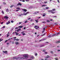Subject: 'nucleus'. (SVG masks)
<instances>
[{"mask_svg":"<svg viewBox=\"0 0 60 60\" xmlns=\"http://www.w3.org/2000/svg\"><path fill=\"white\" fill-rule=\"evenodd\" d=\"M22 15V14H21V15H19V16H21Z\"/></svg>","mask_w":60,"mask_h":60,"instance_id":"obj_50","label":"nucleus"},{"mask_svg":"<svg viewBox=\"0 0 60 60\" xmlns=\"http://www.w3.org/2000/svg\"><path fill=\"white\" fill-rule=\"evenodd\" d=\"M6 11L7 12H8V11H9V9H6Z\"/></svg>","mask_w":60,"mask_h":60,"instance_id":"obj_15","label":"nucleus"},{"mask_svg":"<svg viewBox=\"0 0 60 60\" xmlns=\"http://www.w3.org/2000/svg\"><path fill=\"white\" fill-rule=\"evenodd\" d=\"M23 57L22 58H20L19 57L16 58V57H14L13 59H15L16 60H17V59H26L28 58V55L27 54H24L23 55Z\"/></svg>","mask_w":60,"mask_h":60,"instance_id":"obj_1","label":"nucleus"},{"mask_svg":"<svg viewBox=\"0 0 60 60\" xmlns=\"http://www.w3.org/2000/svg\"><path fill=\"white\" fill-rule=\"evenodd\" d=\"M4 23V22H2L1 23V24H3Z\"/></svg>","mask_w":60,"mask_h":60,"instance_id":"obj_61","label":"nucleus"},{"mask_svg":"<svg viewBox=\"0 0 60 60\" xmlns=\"http://www.w3.org/2000/svg\"><path fill=\"white\" fill-rule=\"evenodd\" d=\"M25 1H26V2H29V0H25Z\"/></svg>","mask_w":60,"mask_h":60,"instance_id":"obj_37","label":"nucleus"},{"mask_svg":"<svg viewBox=\"0 0 60 60\" xmlns=\"http://www.w3.org/2000/svg\"><path fill=\"white\" fill-rule=\"evenodd\" d=\"M3 40V39H2H2L1 38H0V42L1 41H2Z\"/></svg>","mask_w":60,"mask_h":60,"instance_id":"obj_24","label":"nucleus"},{"mask_svg":"<svg viewBox=\"0 0 60 60\" xmlns=\"http://www.w3.org/2000/svg\"><path fill=\"white\" fill-rule=\"evenodd\" d=\"M22 11H25V12H26L27 10L25 9H22Z\"/></svg>","mask_w":60,"mask_h":60,"instance_id":"obj_3","label":"nucleus"},{"mask_svg":"<svg viewBox=\"0 0 60 60\" xmlns=\"http://www.w3.org/2000/svg\"><path fill=\"white\" fill-rule=\"evenodd\" d=\"M52 11V10H49L48 11L49 12H51V11Z\"/></svg>","mask_w":60,"mask_h":60,"instance_id":"obj_23","label":"nucleus"},{"mask_svg":"<svg viewBox=\"0 0 60 60\" xmlns=\"http://www.w3.org/2000/svg\"><path fill=\"white\" fill-rule=\"evenodd\" d=\"M35 27L36 28V29H37V28H39V27L38 26H35Z\"/></svg>","mask_w":60,"mask_h":60,"instance_id":"obj_4","label":"nucleus"},{"mask_svg":"<svg viewBox=\"0 0 60 60\" xmlns=\"http://www.w3.org/2000/svg\"><path fill=\"white\" fill-rule=\"evenodd\" d=\"M16 35H18L19 34V33L18 32H17L16 33Z\"/></svg>","mask_w":60,"mask_h":60,"instance_id":"obj_26","label":"nucleus"},{"mask_svg":"<svg viewBox=\"0 0 60 60\" xmlns=\"http://www.w3.org/2000/svg\"><path fill=\"white\" fill-rule=\"evenodd\" d=\"M55 59H56V60H58V59L57 58H55Z\"/></svg>","mask_w":60,"mask_h":60,"instance_id":"obj_25","label":"nucleus"},{"mask_svg":"<svg viewBox=\"0 0 60 60\" xmlns=\"http://www.w3.org/2000/svg\"><path fill=\"white\" fill-rule=\"evenodd\" d=\"M15 44L16 45H18L19 44V43L17 42H15Z\"/></svg>","mask_w":60,"mask_h":60,"instance_id":"obj_10","label":"nucleus"},{"mask_svg":"<svg viewBox=\"0 0 60 60\" xmlns=\"http://www.w3.org/2000/svg\"><path fill=\"white\" fill-rule=\"evenodd\" d=\"M25 32L24 31H23L21 32V34H23V33H24Z\"/></svg>","mask_w":60,"mask_h":60,"instance_id":"obj_40","label":"nucleus"},{"mask_svg":"<svg viewBox=\"0 0 60 60\" xmlns=\"http://www.w3.org/2000/svg\"><path fill=\"white\" fill-rule=\"evenodd\" d=\"M42 23H46V22H42Z\"/></svg>","mask_w":60,"mask_h":60,"instance_id":"obj_53","label":"nucleus"},{"mask_svg":"<svg viewBox=\"0 0 60 60\" xmlns=\"http://www.w3.org/2000/svg\"><path fill=\"white\" fill-rule=\"evenodd\" d=\"M3 4H6V3L5 2H4L3 3Z\"/></svg>","mask_w":60,"mask_h":60,"instance_id":"obj_49","label":"nucleus"},{"mask_svg":"<svg viewBox=\"0 0 60 60\" xmlns=\"http://www.w3.org/2000/svg\"><path fill=\"white\" fill-rule=\"evenodd\" d=\"M22 2H25V0H22Z\"/></svg>","mask_w":60,"mask_h":60,"instance_id":"obj_56","label":"nucleus"},{"mask_svg":"<svg viewBox=\"0 0 60 60\" xmlns=\"http://www.w3.org/2000/svg\"><path fill=\"white\" fill-rule=\"evenodd\" d=\"M16 9H17L18 10H20V8L19 7H18L17 8H16Z\"/></svg>","mask_w":60,"mask_h":60,"instance_id":"obj_16","label":"nucleus"},{"mask_svg":"<svg viewBox=\"0 0 60 60\" xmlns=\"http://www.w3.org/2000/svg\"><path fill=\"white\" fill-rule=\"evenodd\" d=\"M45 60H49V59L48 60V59L47 58H45Z\"/></svg>","mask_w":60,"mask_h":60,"instance_id":"obj_41","label":"nucleus"},{"mask_svg":"<svg viewBox=\"0 0 60 60\" xmlns=\"http://www.w3.org/2000/svg\"><path fill=\"white\" fill-rule=\"evenodd\" d=\"M11 23H13V21H11Z\"/></svg>","mask_w":60,"mask_h":60,"instance_id":"obj_58","label":"nucleus"},{"mask_svg":"<svg viewBox=\"0 0 60 60\" xmlns=\"http://www.w3.org/2000/svg\"><path fill=\"white\" fill-rule=\"evenodd\" d=\"M18 28H18L17 27L15 28V29H18Z\"/></svg>","mask_w":60,"mask_h":60,"instance_id":"obj_59","label":"nucleus"},{"mask_svg":"<svg viewBox=\"0 0 60 60\" xmlns=\"http://www.w3.org/2000/svg\"><path fill=\"white\" fill-rule=\"evenodd\" d=\"M29 13V12H26L25 14H23V15H26V14H28V13Z\"/></svg>","mask_w":60,"mask_h":60,"instance_id":"obj_6","label":"nucleus"},{"mask_svg":"<svg viewBox=\"0 0 60 60\" xmlns=\"http://www.w3.org/2000/svg\"><path fill=\"white\" fill-rule=\"evenodd\" d=\"M22 27H23V26H19L18 27L19 28H21Z\"/></svg>","mask_w":60,"mask_h":60,"instance_id":"obj_13","label":"nucleus"},{"mask_svg":"<svg viewBox=\"0 0 60 60\" xmlns=\"http://www.w3.org/2000/svg\"><path fill=\"white\" fill-rule=\"evenodd\" d=\"M22 34H23V35H26V34L25 33H22Z\"/></svg>","mask_w":60,"mask_h":60,"instance_id":"obj_32","label":"nucleus"},{"mask_svg":"<svg viewBox=\"0 0 60 60\" xmlns=\"http://www.w3.org/2000/svg\"><path fill=\"white\" fill-rule=\"evenodd\" d=\"M45 35V34H44L43 35H41V36H44Z\"/></svg>","mask_w":60,"mask_h":60,"instance_id":"obj_63","label":"nucleus"},{"mask_svg":"<svg viewBox=\"0 0 60 60\" xmlns=\"http://www.w3.org/2000/svg\"><path fill=\"white\" fill-rule=\"evenodd\" d=\"M5 28V26H4L3 27H2V28Z\"/></svg>","mask_w":60,"mask_h":60,"instance_id":"obj_34","label":"nucleus"},{"mask_svg":"<svg viewBox=\"0 0 60 60\" xmlns=\"http://www.w3.org/2000/svg\"><path fill=\"white\" fill-rule=\"evenodd\" d=\"M46 39H42L41 40H40L39 41H44V40H45Z\"/></svg>","mask_w":60,"mask_h":60,"instance_id":"obj_11","label":"nucleus"},{"mask_svg":"<svg viewBox=\"0 0 60 60\" xmlns=\"http://www.w3.org/2000/svg\"><path fill=\"white\" fill-rule=\"evenodd\" d=\"M16 41H19V39H16Z\"/></svg>","mask_w":60,"mask_h":60,"instance_id":"obj_27","label":"nucleus"},{"mask_svg":"<svg viewBox=\"0 0 60 60\" xmlns=\"http://www.w3.org/2000/svg\"><path fill=\"white\" fill-rule=\"evenodd\" d=\"M15 33H16V32H13V34H15Z\"/></svg>","mask_w":60,"mask_h":60,"instance_id":"obj_48","label":"nucleus"},{"mask_svg":"<svg viewBox=\"0 0 60 60\" xmlns=\"http://www.w3.org/2000/svg\"><path fill=\"white\" fill-rule=\"evenodd\" d=\"M23 29H24V30L26 29V27H24V28H23Z\"/></svg>","mask_w":60,"mask_h":60,"instance_id":"obj_60","label":"nucleus"},{"mask_svg":"<svg viewBox=\"0 0 60 60\" xmlns=\"http://www.w3.org/2000/svg\"><path fill=\"white\" fill-rule=\"evenodd\" d=\"M54 56H57V55L56 54H55V55H54Z\"/></svg>","mask_w":60,"mask_h":60,"instance_id":"obj_55","label":"nucleus"},{"mask_svg":"<svg viewBox=\"0 0 60 60\" xmlns=\"http://www.w3.org/2000/svg\"><path fill=\"white\" fill-rule=\"evenodd\" d=\"M2 14H4V11L3 10L2 11Z\"/></svg>","mask_w":60,"mask_h":60,"instance_id":"obj_30","label":"nucleus"},{"mask_svg":"<svg viewBox=\"0 0 60 60\" xmlns=\"http://www.w3.org/2000/svg\"><path fill=\"white\" fill-rule=\"evenodd\" d=\"M19 56H22V55H19Z\"/></svg>","mask_w":60,"mask_h":60,"instance_id":"obj_57","label":"nucleus"},{"mask_svg":"<svg viewBox=\"0 0 60 60\" xmlns=\"http://www.w3.org/2000/svg\"><path fill=\"white\" fill-rule=\"evenodd\" d=\"M49 8V7H46V9H48Z\"/></svg>","mask_w":60,"mask_h":60,"instance_id":"obj_39","label":"nucleus"},{"mask_svg":"<svg viewBox=\"0 0 60 60\" xmlns=\"http://www.w3.org/2000/svg\"><path fill=\"white\" fill-rule=\"evenodd\" d=\"M57 51H60V50H57Z\"/></svg>","mask_w":60,"mask_h":60,"instance_id":"obj_64","label":"nucleus"},{"mask_svg":"<svg viewBox=\"0 0 60 60\" xmlns=\"http://www.w3.org/2000/svg\"><path fill=\"white\" fill-rule=\"evenodd\" d=\"M49 57H50V56H49L47 55L46 56V58H49Z\"/></svg>","mask_w":60,"mask_h":60,"instance_id":"obj_14","label":"nucleus"},{"mask_svg":"<svg viewBox=\"0 0 60 60\" xmlns=\"http://www.w3.org/2000/svg\"><path fill=\"white\" fill-rule=\"evenodd\" d=\"M45 5H42V7H43L44 6H45Z\"/></svg>","mask_w":60,"mask_h":60,"instance_id":"obj_29","label":"nucleus"},{"mask_svg":"<svg viewBox=\"0 0 60 60\" xmlns=\"http://www.w3.org/2000/svg\"><path fill=\"white\" fill-rule=\"evenodd\" d=\"M56 17H57L56 16H54V18H56Z\"/></svg>","mask_w":60,"mask_h":60,"instance_id":"obj_51","label":"nucleus"},{"mask_svg":"<svg viewBox=\"0 0 60 60\" xmlns=\"http://www.w3.org/2000/svg\"><path fill=\"white\" fill-rule=\"evenodd\" d=\"M19 11V10H16V11Z\"/></svg>","mask_w":60,"mask_h":60,"instance_id":"obj_52","label":"nucleus"},{"mask_svg":"<svg viewBox=\"0 0 60 60\" xmlns=\"http://www.w3.org/2000/svg\"><path fill=\"white\" fill-rule=\"evenodd\" d=\"M46 22H50V21L49 20H47L46 21Z\"/></svg>","mask_w":60,"mask_h":60,"instance_id":"obj_21","label":"nucleus"},{"mask_svg":"<svg viewBox=\"0 0 60 60\" xmlns=\"http://www.w3.org/2000/svg\"><path fill=\"white\" fill-rule=\"evenodd\" d=\"M59 42H60V41H58L57 42V43H58Z\"/></svg>","mask_w":60,"mask_h":60,"instance_id":"obj_38","label":"nucleus"},{"mask_svg":"<svg viewBox=\"0 0 60 60\" xmlns=\"http://www.w3.org/2000/svg\"><path fill=\"white\" fill-rule=\"evenodd\" d=\"M9 36V34H8L7 35V37H8Z\"/></svg>","mask_w":60,"mask_h":60,"instance_id":"obj_54","label":"nucleus"},{"mask_svg":"<svg viewBox=\"0 0 60 60\" xmlns=\"http://www.w3.org/2000/svg\"><path fill=\"white\" fill-rule=\"evenodd\" d=\"M21 5H22V4L20 3H19V4H17L18 6V5H20L21 6Z\"/></svg>","mask_w":60,"mask_h":60,"instance_id":"obj_7","label":"nucleus"},{"mask_svg":"<svg viewBox=\"0 0 60 60\" xmlns=\"http://www.w3.org/2000/svg\"><path fill=\"white\" fill-rule=\"evenodd\" d=\"M14 6V5H12L10 6V8H12V7H13Z\"/></svg>","mask_w":60,"mask_h":60,"instance_id":"obj_19","label":"nucleus"},{"mask_svg":"<svg viewBox=\"0 0 60 60\" xmlns=\"http://www.w3.org/2000/svg\"><path fill=\"white\" fill-rule=\"evenodd\" d=\"M47 3V2H44V3H45V4H46V3Z\"/></svg>","mask_w":60,"mask_h":60,"instance_id":"obj_62","label":"nucleus"},{"mask_svg":"<svg viewBox=\"0 0 60 60\" xmlns=\"http://www.w3.org/2000/svg\"><path fill=\"white\" fill-rule=\"evenodd\" d=\"M11 23V22L10 21H8V22L6 23V25H8L9 24Z\"/></svg>","mask_w":60,"mask_h":60,"instance_id":"obj_2","label":"nucleus"},{"mask_svg":"<svg viewBox=\"0 0 60 60\" xmlns=\"http://www.w3.org/2000/svg\"><path fill=\"white\" fill-rule=\"evenodd\" d=\"M42 45L41 46V47H44V46H45V45Z\"/></svg>","mask_w":60,"mask_h":60,"instance_id":"obj_17","label":"nucleus"},{"mask_svg":"<svg viewBox=\"0 0 60 60\" xmlns=\"http://www.w3.org/2000/svg\"><path fill=\"white\" fill-rule=\"evenodd\" d=\"M60 34V32H59L58 33H57V34H56L57 35V34L58 35L59 34Z\"/></svg>","mask_w":60,"mask_h":60,"instance_id":"obj_31","label":"nucleus"},{"mask_svg":"<svg viewBox=\"0 0 60 60\" xmlns=\"http://www.w3.org/2000/svg\"><path fill=\"white\" fill-rule=\"evenodd\" d=\"M43 29L44 30V31H45V28H43Z\"/></svg>","mask_w":60,"mask_h":60,"instance_id":"obj_45","label":"nucleus"},{"mask_svg":"<svg viewBox=\"0 0 60 60\" xmlns=\"http://www.w3.org/2000/svg\"><path fill=\"white\" fill-rule=\"evenodd\" d=\"M55 9H52V11H55Z\"/></svg>","mask_w":60,"mask_h":60,"instance_id":"obj_42","label":"nucleus"},{"mask_svg":"<svg viewBox=\"0 0 60 60\" xmlns=\"http://www.w3.org/2000/svg\"><path fill=\"white\" fill-rule=\"evenodd\" d=\"M51 53H52V54H53V52H52V51H51L50 52Z\"/></svg>","mask_w":60,"mask_h":60,"instance_id":"obj_44","label":"nucleus"},{"mask_svg":"<svg viewBox=\"0 0 60 60\" xmlns=\"http://www.w3.org/2000/svg\"><path fill=\"white\" fill-rule=\"evenodd\" d=\"M45 54H47V53H48V52H45Z\"/></svg>","mask_w":60,"mask_h":60,"instance_id":"obj_43","label":"nucleus"},{"mask_svg":"<svg viewBox=\"0 0 60 60\" xmlns=\"http://www.w3.org/2000/svg\"><path fill=\"white\" fill-rule=\"evenodd\" d=\"M45 51H46V50L45 49H44L43 50V52H45Z\"/></svg>","mask_w":60,"mask_h":60,"instance_id":"obj_35","label":"nucleus"},{"mask_svg":"<svg viewBox=\"0 0 60 60\" xmlns=\"http://www.w3.org/2000/svg\"><path fill=\"white\" fill-rule=\"evenodd\" d=\"M28 21H25V22H24L25 23H26Z\"/></svg>","mask_w":60,"mask_h":60,"instance_id":"obj_33","label":"nucleus"},{"mask_svg":"<svg viewBox=\"0 0 60 60\" xmlns=\"http://www.w3.org/2000/svg\"><path fill=\"white\" fill-rule=\"evenodd\" d=\"M30 19H31L30 18H29L28 19H27L28 20H30Z\"/></svg>","mask_w":60,"mask_h":60,"instance_id":"obj_46","label":"nucleus"},{"mask_svg":"<svg viewBox=\"0 0 60 60\" xmlns=\"http://www.w3.org/2000/svg\"><path fill=\"white\" fill-rule=\"evenodd\" d=\"M38 19H37V20H35V21H36V23H38Z\"/></svg>","mask_w":60,"mask_h":60,"instance_id":"obj_18","label":"nucleus"},{"mask_svg":"<svg viewBox=\"0 0 60 60\" xmlns=\"http://www.w3.org/2000/svg\"><path fill=\"white\" fill-rule=\"evenodd\" d=\"M55 35H56V36H57V34H53L52 35V37H54V36H55Z\"/></svg>","mask_w":60,"mask_h":60,"instance_id":"obj_5","label":"nucleus"},{"mask_svg":"<svg viewBox=\"0 0 60 60\" xmlns=\"http://www.w3.org/2000/svg\"><path fill=\"white\" fill-rule=\"evenodd\" d=\"M31 59H34V56H32L31 57Z\"/></svg>","mask_w":60,"mask_h":60,"instance_id":"obj_20","label":"nucleus"},{"mask_svg":"<svg viewBox=\"0 0 60 60\" xmlns=\"http://www.w3.org/2000/svg\"><path fill=\"white\" fill-rule=\"evenodd\" d=\"M12 44H14V42L13 41L12 42Z\"/></svg>","mask_w":60,"mask_h":60,"instance_id":"obj_47","label":"nucleus"},{"mask_svg":"<svg viewBox=\"0 0 60 60\" xmlns=\"http://www.w3.org/2000/svg\"><path fill=\"white\" fill-rule=\"evenodd\" d=\"M20 30H21V29H19L18 30H17V32H19V31H20Z\"/></svg>","mask_w":60,"mask_h":60,"instance_id":"obj_12","label":"nucleus"},{"mask_svg":"<svg viewBox=\"0 0 60 60\" xmlns=\"http://www.w3.org/2000/svg\"><path fill=\"white\" fill-rule=\"evenodd\" d=\"M35 56H37V53H35Z\"/></svg>","mask_w":60,"mask_h":60,"instance_id":"obj_28","label":"nucleus"},{"mask_svg":"<svg viewBox=\"0 0 60 60\" xmlns=\"http://www.w3.org/2000/svg\"><path fill=\"white\" fill-rule=\"evenodd\" d=\"M4 18H5V19H8V17L7 16H5Z\"/></svg>","mask_w":60,"mask_h":60,"instance_id":"obj_8","label":"nucleus"},{"mask_svg":"<svg viewBox=\"0 0 60 60\" xmlns=\"http://www.w3.org/2000/svg\"><path fill=\"white\" fill-rule=\"evenodd\" d=\"M51 12L52 13H53V14H54V13H55V12L53 11L52 12Z\"/></svg>","mask_w":60,"mask_h":60,"instance_id":"obj_36","label":"nucleus"},{"mask_svg":"<svg viewBox=\"0 0 60 60\" xmlns=\"http://www.w3.org/2000/svg\"><path fill=\"white\" fill-rule=\"evenodd\" d=\"M3 53H5V54H7V51H3Z\"/></svg>","mask_w":60,"mask_h":60,"instance_id":"obj_9","label":"nucleus"},{"mask_svg":"<svg viewBox=\"0 0 60 60\" xmlns=\"http://www.w3.org/2000/svg\"><path fill=\"white\" fill-rule=\"evenodd\" d=\"M39 11H37V12H35V14H37V13H39Z\"/></svg>","mask_w":60,"mask_h":60,"instance_id":"obj_22","label":"nucleus"}]
</instances>
